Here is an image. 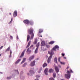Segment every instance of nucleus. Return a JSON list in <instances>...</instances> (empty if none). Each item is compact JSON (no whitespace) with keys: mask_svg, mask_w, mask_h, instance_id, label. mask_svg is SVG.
Segmentation results:
<instances>
[{"mask_svg":"<svg viewBox=\"0 0 80 80\" xmlns=\"http://www.w3.org/2000/svg\"><path fill=\"white\" fill-rule=\"evenodd\" d=\"M26 50H27V49H25L24 50V51H23L22 52H24V53H25V51H26Z\"/></svg>","mask_w":80,"mask_h":80,"instance_id":"45","label":"nucleus"},{"mask_svg":"<svg viewBox=\"0 0 80 80\" xmlns=\"http://www.w3.org/2000/svg\"><path fill=\"white\" fill-rule=\"evenodd\" d=\"M26 60V58H24L23 59L22 61V62H21V64L23 63L24 62H25V61Z\"/></svg>","mask_w":80,"mask_h":80,"instance_id":"19","label":"nucleus"},{"mask_svg":"<svg viewBox=\"0 0 80 80\" xmlns=\"http://www.w3.org/2000/svg\"><path fill=\"white\" fill-rule=\"evenodd\" d=\"M49 80H55L53 78H49Z\"/></svg>","mask_w":80,"mask_h":80,"instance_id":"35","label":"nucleus"},{"mask_svg":"<svg viewBox=\"0 0 80 80\" xmlns=\"http://www.w3.org/2000/svg\"><path fill=\"white\" fill-rule=\"evenodd\" d=\"M11 78H12V77L11 76L8 77L7 78V80H10V79H11Z\"/></svg>","mask_w":80,"mask_h":80,"instance_id":"26","label":"nucleus"},{"mask_svg":"<svg viewBox=\"0 0 80 80\" xmlns=\"http://www.w3.org/2000/svg\"><path fill=\"white\" fill-rule=\"evenodd\" d=\"M30 35H28L27 38V42H28V41L30 40Z\"/></svg>","mask_w":80,"mask_h":80,"instance_id":"17","label":"nucleus"},{"mask_svg":"<svg viewBox=\"0 0 80 80\" xmlns=\"http://www.w3.org/2000/svg\"><path fill=\"white\" fill-rule=\"evenodd\" d=\"M35 80H38V79L37 78L35 79Z\"/></svg>","mask_w":80,"mask_h":80,"instance_id":"53","label":"nucleus"},{"mask_svg":"<svg viewBox=\"0 0 80 80\" xmlns=\"http://www.w3.org/2000/svg\"><path fill=\"white\" fill-rule=\"evenodd\" d=\"M10 54H12V50H10Z\"/></svg>","mask_w":80,"mask_h":80,"instance_id":"44","label":"nucleus"},{"mask_svg":"<svg viewBox=\"0 0 80 80\" xmlns=\"http://www.w3.org/2000/svg\"><path fill=\"white\" fill-rule=\"evenodd\" d=\"M10 46L8 47L6 50L5 51V52H7L8 51H10Z\"/></svg>","mask_w":80,"mask_h":80,"instance_id":"18","label":"nucleus"},{"mask_svg":"<svg viewBox=\"0 0 80 80\" xmlns=\"http://www.w3.org/2000/svg\"><path fill=\"white\" fill-rule=\"evenodd\" d=\"M28 32L29 34L31 35L30 39L31 40H32L33 38V37H34V34L33 33V28H31L30 29H29Z\"/></svg>","mask_w":80,"mask_h":80,"instance_id":"2","label":"nucleus"},{"mask_svg":"<svg viewBox=\"0 0 80 80\" xmlns=\"http://www.w3.org/2000/svg\"><path fill=\"white\" fill-rule=\"evenodd\" d=\"M24 54L25 53H24V52H22L21 54V56H20V58H22V57H23V56H24Z\"/></svg>","mask_w":80,"mask_h":80,"instance_id":"16","label":"nucleus"},{"mask_svg":"<svg viewBox=\"0 0 80 80\" xmlns=\"http://www.w3.org/2000/svg\"><path fill=\"white\" fill-rule=\"evenodd\" d=\"M30 25H33V21H30Z\"/></svg>","mask_w":80,"mask_h":80,"instance_id":"28","label":"nucleus"},{"mask_svg":"<svg viewBox=\"0 0 80 80\" xmlns=\"http://www.w3.org/2000/svg\"><path fill=\"white\" fill-rule=\"evenodd\" d=\"M61 64H62V65H65V62H60Z\"/></svg>","mask_w":80,"mask_h":80,"instance_id":"29","label":"nucleus"},{"mask_svg":"<svg viewBox=\"0 0 80 80\" xmlns=\"http://www.w3.org/2000/svg\"><path fill=\"white\" fill-rule=\"evenodd\" d=\"M27 52H28V55H30V54L31 53V50H30V48H28L27 51Z\"/></svg>","mask_w":80,"mask_h":80,"instance_id":"12","label":"nucleus"},{"mask_svg":"<svg viewBox=\"0 0 80 80\" xmlns=\"http://www.w3.org/2000/svg\"><path fill=\"white\" fill-rule=\"evenodd\" d=\"M58 62H61V61H60V58L59 57L58 59Z\"/></svg>","mask_w":80,"mask_h":80,"instance_id":"34","label":"nucleus"},{"mask_svg":"<svg viewBox=\"0 0 80 80\" xmlns=\"http://www.w3.org/2000/svg\"><path fill=\"white\" fill-rule=\"evenodd\" d=\"M34 56L33 55L30 56V57L29 58V60L31 61V60L34 58Z\"/></svg>","mask_w":80,"mask_h":80,"instance_id":"9","label":"nucleus"},{"mask_svg":"<svg viewBox=\"0 0 80 80\" xmlns=\"http://www.w3.org/2000/svg\"><path fill=\"white\" fill-rule=\"evenodd\" d=\"M64 58H65V59H66L67 58L66 57H64Z\"/></svg>","mask_w":80,"mask_h":80,"instance_id":"54","label":"nucleus"},{"mask_svg":"<svg viewBox=\"0 0 80 80\" xmlns=\"http://www.w3.org/2000/svg\"><path fill=\"white\" fill-rule=\"evenodd\" d=\"M36 77L37 78H39L40 77V76L38 75H37L36 76Z\"/></svg>","mask_w":80,"mask_h":80,"instance_id":"39","label":"nucleus"},{"mask_svg":"<svg viewBox=\"0 0 80 80\" xmlns=\"http://www.w3.org/2000/svg\"><path fill=\"white\" fill-rule=\"evenodd\" d=\"M69 68H70V67H69V66H68L67 68V69H68Z\"/></svg>","mask_w":80,"mask_h":80,"instance_id":"48","label":"nucleus"},{"mask_svg":"<svg viewBox=\"0 0 80 80\" xmlns=\"http://www.w3.org/2000/svg\"><path fill=\"white\" fill-rule=\"evenodd\" d=\"M59 48V46L56 45L53 48L52 50H51V52L48 51V53L50 55V56L49 57L48 60L47 62L48 63H49L51 61V59L53 57V55H54V51H56V49H58Z\"/></svg>","mask_w":80,"mask_h":80,"instance_id":"1","label":"nucleus"},{"mask_svg":"<svg viewBox=\"0 0 80 80\" xmlns=\"http://www.w3.org/2000/svg\"><path fill=\"white\" fill-rule=\"evenodd\" d=\"M11 13H9V15H11Z\"/></svg>","mask_w":80,"mask_h":80,"instance_id":"57","label":"nucleus"},{"mask_svg":"<svg viewBox=\"0 0 80 80\" xmlns=\"http://www.w3.org/2000/svg\"><path fill=\"white\" fill-rule=\"evenodd\" d=\"M53 72V70L52 69H49V73H52Z\"/></svg>","mask_w":80,"mask_h":80,"instance_id":"24","label":"nucleus"},{"mask_svg":"<svg viewBox=\"0 0 80 80\" xmlns=\"http://www.w3.org/2000/svg\"><path fill=\"white\" fill-rule=\"evenodd\" d=\"M37 43V39H35L34 44H36Z\"/></svg>","mask_w":80,"mask_h":80,"instance_id":"32","label":"nucleus"},{"mask_svg":"<svg viewBox=\"0 0 80 80\" xmlns=\"http://www.w3.org/2000/svg\"><path fill=\"white\" fill-rule=\"evenodd\" d=\"M13 76H14V77H15V74H14L12 75Z\"/></svg>","mask_w":80,"mask_h":80,"instance_id":"50","label":"nucleus"},{"mask_svg":"<svg viewBox=\"0 0 80 80\" xmlns=\"http://www.w3.org/2000/svg\"><path fill=\"white\" fill-rule=\"evenodd\" d=\"M23 72L22 71L20 72V78L21 79H22V80H23L24 78H25V76L23 74Z\"/></svg>","mask_w":80,"mask_h":80,"instance_id":"6","label":"nucleus"},{"mask_svg":"<svg viewBox=\"0 0 80 80\" xmlns=\"http://www.w3.org/2000/svg\"><path fill=\"white\" fill-rule=\"evenodd\" d=\"M31 42L30 41L28 43V45L26 47V48H28V47H29V46H30V43H31Z\"/></svg>","mask_w":80,"mask_h":80,"instance_id":"23","label":"nucleus"},{"mask_svg":"<svg viewBox=\"0 0 80 80\" xmlns=\"http://www.w3.org/2000/svg\"><path fill=\"white\" fill-rule=\"evenodd\" d=\"M55 43V42L54 41H51L50 42L48 43V44L51 45H52V44H53Z\"/></svg>","mask_w":80,"mask_h":80,"instance_id":"20","label":"nucleus"},{"mask_svg":"<svg viewBox=\"0 0 80 80\" xmlns=\"http://www.w3.org/2000/svg\"><path fill=\"white\" fill-rule=\"evenodd\" d=\"M46 57H48V56H46Z\"/></svg>","mask_w":80,"mask_h":80,"instance_id":"58","label":"nucleus"},{"mask_svg":"<svg viewBox=\"0 0 80 80\" xmlns=\"http://www.w3.org/2000/svg\"><path fill=\"white\" fill-rule=\"evenodd\" d=\"M46 47L48 48H50V45H46Z\"/></svg>","mask_w":80,"mask_h":80,"instance_id":"33","label":"nucleus"},{"mask_svg":"<svg viewBox=\"0 0 80 80\" xmlns=\"http://www.w3.org/2000/svg\"><path fill=\"white\" fill-rule=\"evenodd\" d=\"M38 73H40V71H39Z\"/></svg>","mask_w":80,"mask_h":80,"instance_id":"52","label":"nucleus"},{"mask_svg":"<svg viewBox=\"0 0 80 80\" xmlns=\"http://www.w3.org/2000/svg\"><path fill=\"white\" fill-rule=\"evenodd\" d=\"M35 65V61L34 60L33 62H31L30 65V66H34V65Z\"/></svg>","mask_w":80,"mask_h":80,"instance_id":"7","label":"nucleus"},{"mask_svg":"<svg viewBox=\"0 0 80 80\" xmlns=\"http://www.w3.org/2000/svg\"><path fill=\"white\" fill-rule=\"evenodd\" d=\"M43 67L44 68V67H47V64L46 63H44V64L43 65Z\"/></svg>","mask_w":80,"mask_h":80,"instance_id":"21","label":"nucleus"},{"mask_svg":"<svg viewBox=\"0 0 80 80\" xmlns=\"http://www.w3.org/2000/svg\"><path fill=\"white\" fill-rule=\"evenodd\" d=\"M39 33H42L43 32V30L42 29H40L39 30Z\"/></svg>","mask_w":80,"mask_h":80,"instance_id":"27","label":"nucleus"},{"mask_svg":"<svg viewBox=\"0 0 80 80\" xmlns=\"http://www.w3.org/2000/svg\"><path fill=\"white\" fill-rule=\"evenodd\" d=\"M70 72L71 73H73V71L71 69L70 70Z\"/></svg>","mask_w":80,"mask_h":80,"instance_id":"42","label":"nucleus"},{"mask_svg":"<svg viewBox=\"0 0 80 80\" xmlns=\"http://www.w3.org/2000/svg\"><path fill=\"white\" fill-rule=\"evenodd\" d=\"M39 46H40V43L38 42V44L36 45V47L37 48L35 51L34 53L35 54H37V53H38V48H39Z\"/></svg>","mask_w":80,"mask_h":80,"instance_id":"4","label":"nucleus"},{"mask_svg":"<svg viewBox=\"0 0 80 80\" xmlns=\"http://www.w3.org/2000/svg\"><path fill=\"white\" fill-rule=\"evenodd\" d=\"M55 64H54V67H55Z\"/></svg>","mask_w":80,"mask_h":80,"instance_id":"59","label":"nucleus"},{"mask_svg":"<svg viewBox=\"0 0 80 80\" xmlns=\"http://www.w3.org/2000/svg\"><path fill=\"white\" fill-rule=\"evenodd\" d=\"M20 60H21V59H19L15 63V65H17V64H18V63H19Z\"/></svg>","mask_w":80,"mask_h":80,"instance_id":"15","label":"nucleus"},{"mask_svg":"<svg viewBox=\"0 0 80 80\" xmlns=\"http://www.w3.org/2000/svg\"><path fill=\"white\" fill-rule=\"evenodd\" d=\"M48 68H46L44 70V73L46 75H48Z\"/></svg>","mask_w":80,"mask_h":80,"instance_id":"10","label":"nucleus"},{"mask_svg":"<svg viewBox=\"0 0 80 80\" xmlns=\"http://www.w3.org/2000/svg\"><path fill=\"white\" fill-rule=\"evenodd\" d=\"M0 73L1 74H3V72H0Z\"/></svg>","mask_w":80,"mask_h":80,"instance_id":"49","label":"nucleus"},{"mask_svg":"<svg viewBox=\"0 0 80 80\" xmlns=\"http://www.w3.org/2000/svg\"><path fill=\"white\" fill-rule=\"evenodd\" d=\"M33 45H32L30 47V48H31V49H32V48H33Z\"/></svg>","mask_w":80,"mask_h":80,"instance_id":"37","label":"nucleus"},{"mask_svg":"<svg viewBox=\"0 0 80 80\" xmlns=\"http://www.w3.org/2000/svg\"><path fill=\"white\" fill-rule=\"evenodd\" d=\"M59 67H60V68H61V66H60V65H58Z\"/></svg>","mask_w":80,"mask_h":80,"instance_id":"47","label":"nucleus"},{"mask_svg":"<svg viewBox=\"0 0 80 80\" xmlns=\"http://www.w3.org/2000/svg\"><path fill=\"white\" fill-rule=\"evenodd\" d=\"M55 69L56 70V72L57 73H58L59 72V69H58V68L57 66H55Z\"/></svg>","mask_w":80,"mask_h":80,"instance_id":"13","label":"nucleus"},{"mask_svg":"<svg viewBox=\"0 0 80 80\" xmlns=\"http://www.w3.org/2000/svg\"><path fill=\"white\" fill-rule=\"evenodd\" d=\"M12 21H13L12 18L11 21H10V22H11V23H12Z\"/></svg>","mask_w":80,"mask_h":80,"instance_id":"43","label":"nucleus"},{"mask_svg":"<svg viewBox=\"0 0 80 80\" xmlns=\"http://www.w3.org/2000/svg\"><path fill=\"white\" fill-rule=\"evenodd\" d=\"M53 77L54 78H55V77H56V74L53 73Z\"/></svg>","mask_w":80,"mask_h":80,"instance_id":"36","label":"nucleus"},{"mask_svg":"<svg viewBox=\"0 0 80 80\" xmlns=\"http://www.w3.org/2000/svg\"><path fill=\"white\" fill-rule=\"evenodd\" d=\"M11 57H12V54H10V55H9V58H11Z\"/></svg>","mask_w":80,"mask_h":80,"instance_id":"40","label":"nucleus"},{"mask_svg":"<svg viewBox=\"0 0 80 80\" xmlns=\"http://www.w3.org/2000/svg\"><path fill=\"white\" fill-rule=\"evenodd\" d=\"M3 46H2L0 48V50H2V48H3Z\"/></svg>","mask_w":80,"mask_h":80,"instance_id":"38","label":"nucleus"},{"mask_svg":"<svg viewBox=\"0 0 80 80\" xmlns=\"http://www.w3.org/2000/svg\"><path fill=\"white\" fill-rule=\"evenodd\" d=\"M54 62L55 63H58V62H57V58H54Z\"/></svg>","mask_w":80,"mask_h":80,"instance_id":"22","label":"nucleus"},{"mask_svg":"<svg viewBox=\"0 0 80 80\" xmlns=\"http://www.w3.org/2000/svg\"><path fill=\"white\" fill-rule=\"evenodd\" d=\"M40 37H42V36L41 35V36H40Z\"/></svg>","mask_w":80,"mask_h":80,"instance_id":"56","label":"nucleus"},{"mask_svg":"<svg viewBox=\"0 0 80 80\" xmlns=\"http://www.w3.org/2000/svg\"><path fill=\"white\" fill-rule=\"evenodd\" d=\"M62 56H63V57H64V56H65V54L62 53Z\"/></svg>","mask_w":80,"mask_h":80,"instance_id":"46","label":"nucleus"},{"mask_svg":"<svg viewBox=\"0 0 80 80\" xmlns=\"http://www.w3.org/2000/svg\"><path fill=\"white\" fill-rule=\"evenodd\" d=\"M16 74H18L19 73H18V71L17 70H16L15 71Z\"/></svg>","mask_w":80,"mask_h":80,"instance_id":"30","label":"nucleus"},{"mask_svg":"<svg viewBox=\"0 0 80 80\" xmlns=\"http://www.w3.org/2000/svg\"><path fill=\"white\" fill-rule=\"evenodd\" d=\"M45 45V41H42L41 43V46L42 47V46H44Z\"/></svg>","mask_w":80,"mask_h":80,"instance_id":"14","label":"nucleus"},{"mask_svg":"<svg viewBox=\"0 0 80 80\" xmlns=\"http://www.w3.org/2000/svg\"><path fill=\"white\" fill-rule=\"evenodd\" d=\"M34 71H35V69H34V68L31 69L30 70L29 73H27L28 75H29L30 76H31V75H32V74H33V73H35V72H34Z\"/></svg>","mask_w":80,"mask_h":80,"instance_id":"3","label":"nucleus"},{"mask_svg":"<svg viewBox=\"0 0 80 80\" xmlns=\"http://www.w3.org/2000/svg\"><path fill=\"white\" fill-rule=\"evenodd\" d=\"M13 17H16L17 16V11H15L13 13Z\"/></svg>","mask_w":80,"mask_h":80,"instance_id":"8","label":"nucleus"},{"mask_svg":"<svg viewBox=\"0 0 80 80\" xmlns=\"http://www.w3.org/2000/svg\"><path fill=\"white\" fill-rule=\"evenodd\" d=\"M27 65V62H25L24 63V64H23V65H22V67H26Z\"/></svg>","mask_w":80,"mask_h":80,"instance_id":"25","label":"nucleus"},{"mask_svg":"<svg viewBox=\"0 0 80 80\" xmlns=\"http://www.w3.org/2000/svg\"><path fill=\"white\" fill-rule=\"evenodd\" d=\"M10 38L11 40H13V36H10Z\"/></svg>","mask_w":80,"mask_h":80,"instance_id":"31","label":"nucleus"},{"mask_svg":"<svg viewBox=\"0 0 80 80\" xmlns=\"http://www.w3.org/2000/svg\"><path fill=\"white\" fill-rule=\"evenodd\" d=\"M19 38H18V35H17V40H18Z\"/></svg>","mask_w":80,"mask_h":80,"instance_id":"41","label":"nucleus"},{"mask_svg":"<svg viewBox=\"0 0 80 80\" xmlns=\"http://www.w3.org/2000/svg\"><path fill=\"white\" fill-rule=\"evenodd\" d=\"M23 22L24 23H26V24H28L30 23V21L28 20H26L24 21Z\"/></svg>","mask_w":80,"mask_h":80,"instance_id":"11","label":"nucleus"},{"mask_svg":"<svg viewBox=\"0 0 80 80\" xmlns=\"http://www.w3.org/2000/svg\"><path fill=\"white\" fill-rule=\"evenodd\" d=\"M11 22H9V23H8V24H10V23H11Z\"/></svg>","mask_w":80,"mask_h":80,"instance_id":"51","label":"nucleus"},{"mask_svg":"<svg viewBox=\"0 0 80 80\" xmlns=\"http://www.w3.org/2000/svg\"><path fill=\"white\" fill-rule=\"evenodd\" d=\"M67 73L68 74H65V77L66 78H67V79H69V78H70V74H69L70 71H69L68 70H67Z\"/></svg>","mask_w":80,"mask_h":80,"instance_id":"5","label":"nucleus"},{"mask_svg":"<svg viewBox=\"0 0 80 80\" xmlns=\"http://www.w3.org/2000/svg\"><path fill=\"white\" fill-rule=\"evenodd\" d=\"M1 55H2V54H0V57L1 56Z\"/></svg>","mask_w":80,"mask_h":80,"instance_id":"55","label":"nucleus"}]
</instances>
